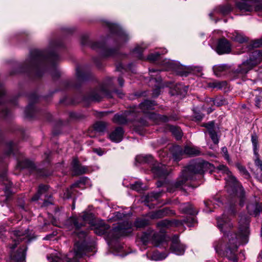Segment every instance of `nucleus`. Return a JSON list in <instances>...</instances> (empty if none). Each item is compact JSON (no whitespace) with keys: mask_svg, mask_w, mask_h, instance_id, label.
<instances>
[{"mask_svg":"<svg viewBox=\"0 0 262 262\" xmlns=\"http://www.w3.org/2000/svg\"><path fill=\"white\" fill-rule=\"evenodd\" d=\"M249 219L247 216H241L239 221V234L228 233L227 236L228 243L225 249V256L231 262H237L235 252L240 244H245L248 242L247 238L249 234Z\"/></svg>","mask_w":262,"mask_h":262,"instance_id":"obj_1","label":"nucleus"},{"mask_svg":"<svg viewBox=\"0 0 262 262\" xmlns=\"http://www.w3.org/2000/svg\"><path fill=\"white\" fill-rule=\"evenodd\" d=\"M213 168V165L203 160H199L191 163L182 171L178 181L171 187L167 188V191L173 192L175 189L181 187L187 180L192 179L193 174H202L208 170L212 171Z\"/></svg>","mask_w":262,"mask_h":262,"instance_id":"obj_2","label":"nucleus"},{"mask_svg":"<svg viewBox=\"0 0 262 262\" xmlns=\"http://www.w3.org/2000/svg\"><path fill=\"white\" fill-rule=\"evenodd\" d=\"M88 251L85 242H77L74 245L73 252L71 251L67 255L62 254L59 252L52 253L47 256V258L49 262H60L62 260L66 262H78V259Z\"/></svg>","mask_w":262,"mask_h":262,"instance_id":"obj_3","label":"nucleus"},{"mask_svg":"<svg viewBox=\"0 0 262 262\" xmlns=\"http://www.w3.org/2000/svg\"><path fill=\"white\" fill-rule=\"evenodd\" d=\"M94 214L92 213L83 212L81 219L72 217L68 219L65 222L64 226L69 230L75 229L74 232L77 235L79 238H84L86 233L84 231L78 232V230L86 223L93 224Z\"/></svg>","mask_w":262,"mask_h":262,"instance_id":"obj_4","label":"nucleus"},{"mask_svg":"<svg viewBox=\"0 0 262 262\" xmlns=\"http://www.w3.org/2000/svg\"><path fill=\"white\" fill-rule=\"evenodd\" d=\"M219 172H222L223 173H226L227 175L225 178L228 184L232 187L236 192V194L239 199V204L243 206L245 203V191L243 187L241 186L236 178L234 177L229 170L228 168L224 165H220L216 168Z\"/></svg>","mask_w":262,"mask_h":262,"instance_id":"obj_5","label":"nucleus"},{"mask_svg":"<svg viewBox=\"0 0 262 262\" xmlns=\"http://www.w3.org/2000/svg\"><path fill=\"white\" fill-rule=\"evenodd\" d=\"M262 61V51L255 50L250 55L249 58L244 61L238 67V72L246 74Z\"/></svg>","mask_w":262,"mask_h":262,"instance_id":"obj_6","label":"nucleus"},{"mask_svg":"<svg viewBox=\"0 0 262 262\" xmlns=\"http://www.w3.org/2000/svg\"><path fill=\"white\" fill-rule=\"evenodd\" d=\"M113 88V79L109 78L99 89L92 93L91 98L94 101H100L103 96L112 98L113 92L111 90Z\"/></svg>","mask_w":262,"mask_h":262,"instance_id":"obj_7","label":"nucleus"},{"mask_svg":"<svg viewBox=\"0 0 262 262\" xmlns=\"http://www.w3.org/2000/svg\"><path fill=\"white\" fill-rule=\"evenodd\" d=\"M94 230L97 234H105L108 246L110 247L113 246L115 238V230L113 228L111 229L108 225L102 222L100 225L95 227Z\"/></svg>","mask_w":262,"mask_h":262,"instance_id":"obj_8","label":"nucleus"},{"mask_svg":"<svg viewBox=\"0 0 262 262\" xmlns=\"http://www.w3.org/2000/svg\"><path fill=\"white\" fill-rule=\"evenodd\" d=\"M175 224L177 226L183 223L186 224L189 227H192L195 225L197 223V221L194 217H188L183 221H176L172 222L167 220H164L160 221L157 223V227L160 229L161 231L163 230V228H168L172 225L173 224Z\"/></svg>","mask_w":262,"mask_h":262,"instance_id":"obj_9","label":"nucleus"},{"mask_svg":"<svg viewBox=\"0 0 262 262\" xmlns=\"http://www.w3.org/2000/svg\"><path fill=\"white\" fill-rule=\"evenodd\" d=\"M130 39L129 34L119 24H116V45L121 46Z\"/></svg>","mask_w":262,"mask_h":262,"instance_id":"obj_10","label":"nucleus"},{"mask_svg":"<svg viewBox=\"0 0 262 262\" xmlns=\"http://www.w3.org/2000/svg\"><path fill=\"white\" fill-rule=\"evenodd\" d=\"M141 240L144 244L151 241L156 246H158L160 243L164 240V237L162 235H159L155 232L151 231L149 233H144L141 237Z\"/></svg>","mask_w":262,"mask_h":262,"instance_id":"obj_11","label":"nucleus"},{"mask_svg":"<svg viewBox=\"0 0 262 262\" xmlns=\"http://www.w3.org/2000/svg\"><path fill=\"white\" fill-rule=\"evenodd\" d=\"M215 51L219 55L229 54L231 51V45L225 37L221 38L217 41Z\"/></svg>","mask_w":262,"mask_h":262,"instance_id":"obj_12","label":"nucleus"},{"mask_svg":"<svg viewBox=\"0 0 262 262\" xmlns=\"http://www.w3.org/2000/svg\"><path fill=\"white\" fill-rule=\"evenodd\" d=\"M118 224L116 227V237L118 235H127L133 230L132 224L128 222H119Z\"/></svg>","mask_w":262,"mask_h":262,"instance_id":"obj_13","label":"nucleus"},{"mask_svg":"<svg viewBox=\"0 0 262 262\" xmlns=\"http://www.w3.org/2000/svg\"><path fill=\"white\" fill-rule=\"evenodd\" d=\"M217 226L222 232L225 234L229 232V230L233 227L232 224L229 219L223 214L222 217L216 218Z\"/></svg>","mask_w":262,"mask_h":262,"instance_id":"obj_14","label":"nucleus"},{"mask_svg":"<svg viewBox=\"0 0 262 262\" xmlns=\"http://www.w3.org/2000/svg\"><path fill=\"white\" fill-rule=\"evenodd\" d=\"M170 169L167 167L162 164H158L155 165L152 168V172L157 178H164L167 176L170 171Z\"/></svg>","mask_w":262,"mask_h":262,"instance_id":"obj_15","label":"nucleus"},{"mask_svg":"<svg viewBox=\"0 0 262 262\" xmlns=\"http://www.w3.org/2000/svg\"><path fill=\"white\" fill-rule=\"evenodd\" d=\"M45 58L43 55L37 52H34V55L30 56L27 60V64L29 67H37L44 61Z\"/></svg>","mask_w":262,"mask_h":262,"instance_id":"obj_16","label":"nucleus"},{"mask_svg":"<svg viewBox=\"0 0 262 262\" xmlns=\"http://www.w3.org/2000/svg\"><path fill=\"white\" fill-rule=\"evenodd\" d=\"M247 208L250 215L256 216L261 211L262 206L259 203L258 200L256 198H254L253 200L251 201L248 203Z\"/></svg>","mask_w":262,"mask_h":262,"instance_id":"obj_17","label":"nucleus"},{"mask_svg":"<svg viewBox=\"0 0 262 262\" xmlns=\"http://www.w3.org/2000/svg\"><path fill=\"white\" fill-rule=\"evenodd\" d=\"M204 126L207 128V132H208L213 142L215 144H217L219 142V138L214 129V122L211 121L206 123L204 125Z\"/></svg>","mask_w":262,"mask_h":262,"instance_id":"obj_18","label":"nucleus"},{"mask_svg":"<svg viewBox=\"0 0 262 262\" xmlns=\"http://www.w3.org/2000/svg\"><path fill=\"white\" fill-rule=\"evenodd\" d=\"M174 214V212L173 210H170L167 208H165L157 211L151 212L149 215V217L151 219H158L162 218L165 216Z\"/></svg>","mask_w":262,"mask_h":262,"instance_id":"obj_19","label":"nucleus"},{"mask_svg":"<svg viewBox=\"0 0 262 262\" xmlns=\"http://www.w3.org/2000/svg\"><path fill=\"white\" fill-rule=\"evenodd\" d=\"M170 250L172 252L174 253L176 255H181L184 254L185 252V247L182 244L173 241L170 247Z\"/></svg>","mask_w":262,"mask_h":262,"instance_id":"obj_20","label":"nucleus"},{"mask_svg":"<svg viewBox=\"0 0 262 262\" xmlns=\"http://www.w3.org/2000/svg\"><path fill=\"white\" fill-rule=\"evenodd\" d=\"M236 3V6L241 11L252 12L254 10L253 6L250 4L249 0H241Z\"/></svg>","mask_w":262,"mask_h":262,"instance_id":"obj_21","label":"nucleus"},{"mask_svg":"<svg viewBox=\"0 0 262 262\" xmlns=\"http://www.w3.org/2000/svg\"><path fill=\"white\" fill-rule=\"evenodd\" d=\"M179 208L181 212L190 215H196L198 213V211L195 210L189 203L180 204Z\"/></svg>","mask_w":262,"mask_h":262,"instance_id":"obj_22","label":"nucleus"},{"mask_svg":"<svg viewBox=\"0 0 262 262\" xmlns=\"http://www.w3.org/2000/svg\"><path fill=\"white\" fill-rule=\"evenodd\" d=\"M173 158L176 161L180 160L185 155L184 149L179 145L174 146L171 149Z\"/></svg>","mask_w":262,"mask_h":262,"instance_id":"obj_23","label":"nucleus"},{"mask_svg":"<svg viewBox=\"0 0 262 262\" xmlns=\"http://www.w3.org/2000/svg\"><path fill=\"white\" fill-rule=\"evenodd\" d=\"M72 165L73 170L76 174L84 173L87 170V168L85 167L81 166L79 164V162L76 158L73 159Z\"/></svg>","mask_w":262,"mask_h":262,"instance_id":"obj_24","label":"nucleus"},{"mask_svg":"<svg viewBox=\"0 0 262 262\" xmlns=\"http://www.w3.org/2000/svg\"><path fill=\"white\" fill-rule=\"evenodd\" d=\"M13 234L16 237V238H14L13 239L15 244L12 247H10V248L12 249H14L16 247L17 243H18L19 241H21L22 239H24V237L21 238V236H27L28 231L27 230H25V231L16 230L13 232Z\"/></svg>","mask_w":262,"mask_h":262,"instance_id":"obj_25","label":"nucleus"},{"mask_svg":"<svg viewBox=\"0 0 262 262\" xmlns=\"http://www.w3.org/2000/svg\"><path fill=\"white\" fill-rule=\"evenodd\" d=\"M184 152L185 155L189 157L197 156L201 155V151L197 147L186 146L184 148Z\"/></svg>","mask_w":262,"mask_h":262,"instance_id":"obj_26","label":"nucleus"},{"mask_svg":"<svg viewBox=\"0 0 262 262\" xmlns=\"http://www.w3.org/2000/svg\"><path fill=\"white\" fill-rule=\"evenodd\" d=\"M156 103L154 101L145 100L139 105L140 108L143 113H146L149 110L154 109Z\"/></svg>","mask_w":262,"mask_h":262,"instance_id":"obj_27","label":"nucleus"},{"mask_svg":"<svg viewBox=\"0 0 262 262\" xmlns=\"http://www.w3.org/2000/svg\"><path fill=\"white\" fill-rule=\"evenodd\" d=\"M26 248L20 249L19 251L15 254L13 259L15 262H25Z\"/></svg>","mask_w":262,"mask_h":262,"instance_id":"obj_28","label":"nucleus"},{"mask_svg":"<svg viewBox=\"0 0 262 262\" xmlns=\"http://www.w3.org/2000/svg\"><path fill=\"white\" fill-rule=\"evenodd\" d=\"M147 48V46L144 44H142L141 45L137 46L133 51L134 53L136 55V56L140 59H143V57L142 56V52L144 50Z\"/></svg>","mask_w":262,"mask_h":262,"instance_id":"obj_29","label":"nucleus"},{"mask_svg":"<svg viewBox=\"0 0 262 262\" xmlns=\"http://www.w3.org/2000/svg\"><path fill=\"white\" fill-rule=\"evenodd\" d=\"M48 186L46 185H40L37 193L32 197V201H36L38 200L40 195L46 192L48 190Z\"/></svg>","mask_w":262,"mask_h":262,"instance_id":"obj_30","label":"nucleus"},{"mask_svg":"<svg viewBox=\"0 0 262 262\" xmlns=\"http://www.w3.org/2000/svg\"><path fill=\"white\" fill-rule=\"evenodd\" d=\"M168 254L165 253H161L159 251H155L153 252L151 256V259L153 260H161L165 259Z\"/></svg>","mask_w":262,"mask_h":262,"instance_id":"obj_31","label":"nucleus"},{"mask_svg":"<svg viewBox=\"0 0 262 262\" xmlns=\"http://www.w3.org/2000/svg\"><path fill=\"white\" fill-rule=\"evenodd\" d=\"M232 39L239 43H244L247 41V38L243 34L238 33L237 32H235L232 37Z\"/></svg>","mask_w":262,"mask_h":262,"instance_id":"obj_32","label":"nucleus"},{"mask_svg":"<svg viewBox=\"0 0 262 262\" xmlns=\"http://www.w3.org/2000/svg\"><path fill=\"white\" fill-rule=\"evenodd\" d=\"M170 131L171 132L172 135L174 136L177 140L181 139L182 133L181 129L175 126H169Z\"/></svg>","mask_w":262,"mask_h":262,"instance_id":"obj_33","label":"nucleus"},{"mask_svg":"<svg viewBox=\"0 0 262 262\" xmlns=\"http://www.w3.org/2000/svg\"><path fill=\"white\" fill-rule=\"evenodd\" d=\"M106 127V123L103 122H98L94 125V129L99 133L103 132Z\"/></svg>","mask_w":262,"mask_h":262,"instance_id":"obj_34","label":"nucleus"},{"mask_svg":"<svg viewBox=\"0 0 262 262\" xmlns=\"http://www.w3.org/2000/svg\"><path fill=\"white\" fill-rule=\"evenodd\" d=\"M148 224V221L145 219H138L135 222V227L137 228L144 227Z\"/></svg>","mask_w":262,"mask_h":262,"instance_id":"obj_35","label":"nucleus"},{"mask_svg":"<svg viewBox=\"0 0 262 262\" xmlns=\"http://www.w3.org/2000/svg\"><path fill=\"white\" fill-rule=\"evenodd\" d=\"M116 143L120 142L123 138L124 130L121 127H116Z\"/></svg>","mask_w":262,"mask_h":262,"instance_id":"obj_36","label":"nucleus"},{"mask_svg":"<svg viewBox=\"0 0 262 262\" xmlns=\"http://www.w3.org/2000/svg\"><path fill=\"white\" fill-rule=\"evenodd\" d=\"M214 100L210 98H207L206 99V103L208 105V107L205 106L204 108L207 109L208 113H210L213 111L212 107L214 105Z\"/></svg>","mask_w":262,"mask_h":262,"instance_id":"obj_37","label":"nucleus"},{"mask_svg":"<svg viewBox=\"0 0 262 262\" xmlns=\"http://www.w3.org/2000/svg\"><path fill=\"white\" fill-rule=\"evenodd\" d=\"M227 69V66L225 64H221L215 66L213 67V71L216 76H219L220 73L225 71Z\"/></svg>","mask_w":262,"mask_h":262,"instance_id":"obj_38","label":"nucleus"},{"mask_svg":"<svg viewBox=\"0 0 262 262\" xmlns=\"http://www.w3.org/2000/svg\"><path fill=\"white\" fill-rule=\"evenodd\" d=\"M149 118L158 120L159 119L161 121L165 122L168 121L169 119L166 116H160L156 114H151L149 116Z\"/></svg>","mask_w":262,"mask_h":262,"instance_id":"obj_39","label":"nucleus"},{"mask_svg":"<svg viewBox=\"0 0 262 262\" xmlns=\"http://www.w3.org/2000/svg\"><path fill=\"white\" fill-rule=\"evenodd\" d=\"M81 183V182H76V183L73 184L71 186L70 188H68L64 193V198H67V199H69V198H70L71 196V194L72 193V192L71 191L72 188L73 187H78L79 186V185H80Z\"/></svg>","mask_w":262,"mask_h":262,"instance_id":"obj_40","label":"nucleus"},{"mask_svg":"<svg viewBox=\"0 0 262 262\" xmlns=\"http://www.w3.org/2000/svg\"><path fill=\"white\" fill-rule=\"evenodd\" d=\"M143 184L140 182H136L134 184L131 185L130 188L133 190H135L137 191H140L143 190L142 186Z\"/></svg>","mask_w":262,"mask_h":262,"instance_id":"obj_41","label":"nucleus"},{"mask_svg":"<svg viewBox=\"0 0 262 262\" xmlns=\"http://www.w3.org/2000/svg\"><path fill=\"white\" fill-rule=\"evenodd\" d=\"M236 166L241 173L245 175L246 178H248L249 177V172L244 166H242L240 164H237Z\"/></svg>","mask_w":262,"mask_h":262,"instance_id":"obj_42","label":"nucleus"},{"mask_svg":"<svg viewBox=\"0 0 262 262\" xmlns=\"http://www.w3.org/2000/svg\"><path fill=\"white\" fill-rule=\"evenodd\" d=\"M160 55L158 52L151 53L148 55L147 59L150 62H154L159 58Z\"/></svg>","mask_w":262,"mask_h":262,"instance_id":"obj_43","label":"nucleus"},{"mask_svg":"<svg viewBox=\"0 0 262 262\" xmlns=\"http://www.w3.org/2000/svg\"><path fill=\"white\" fill-rule=\"evenodd\" d=\"M127 122V119L124 116L116 115V123L118 122L120 124H124Z\"/></svg>","mask_w":262,"mask_h":262,"instance_id":"obj_44","label":"nucleus"},{"mask_svg":"<svg viewBox=\"0 0 262 262\" xmlns=\"http://www.w3.org/2000/svg\"><path fill=\"white\" fill-rule=\"evenodd\" d=\"M251 141L253 146L254 151H255L257 150V147L258 145L257 137L255 134L252 135Z\"/></svg>","mask_w":262,"mask_h":262,"instance_id":"obj_45","label":"nucleus"},{"mask_svg":"<svg viewBox=\"0 0 262 262\" xmlns=\"http://www.w3.org/2000/svg\"><path fill=\"white\" fill-rule=\"evenodd\" d=\"M138 158L140 162H149L152 161L153 158L151 155H146L139 157Z\"/></svg>","mask_w":262,"mask_h":262,"instance_id":"obj_46","label":"nucleus"},{"mask_svg":"<svg viewBox=\"0 0 262 262\" xmlns=\"http://www.w3.org/2000/svg\"><path fill=\"white\" fill-rule=\"evenodd\" d=\"M226 103V101L223 98H219L214 100V105L220 106Z\"/></svg>","mask_w":262,"mask_h":262,"instance_id":"obj_47","label":"nucleus"},{"mask_svg":"<svg viewBox=\"0 0 262 262\" xmlns=\"http://www.w3.org/2000/svg\"><path fill=\"white\" fill-rule=\"evenodd\" d=\"M21 168H26V167H32L33 166V163L32 162L28 160H25L21 163H20Z\"/></svg>","mask_w":262,"mask_h":262,"instance_id":"obj_48","label":"nucleus"},{"mask_svg":"<svg viewBox=\"0 0 262 262\" xmlns=\"http://www.w3.org/2000/svg\"><path fill=\"white\" fill-rule=\"evenodd\" d=\"M252 46L253 48H260L262 47V37L254 40L252 42Z\"/></svg>","mask_w":262,"mask_h":262,"instance_id":"obj_49","label":"nucleus"},{"mask_svg":"<svg viewBox=\"0 0 262 262\" xmlns=\"http://www.w3.org/2000/svg\"><path fill=\"white\" fill-rule=\"evenodd\" d=\"M114 54V50L113 49H105L103 52V55L104 56L107 57L113 55Z\"/></svg>","mask_w":262,"mask_h":262,"instance_id":"obj_50","label":"nucleus"},{"mask_svg":"<svg viewBox=\"0 0 262 262\" xmlns=\"http://www.w3.org/2000/svg\"><path fill=\"white\" fill-rule=\"evenodd\" d=\"M222 152L223 155V156L224 157L225 159L228 161V162L230 161V157L228 154L227 148L226 147H223L222 148Z\"/></svg>","mask_w":262,"mask_h":262,"instance_id":"obj_51","label":"nucleus"},{"mask_svg":"<svg viewBox=\"0 0 262 262\" xmlns=\"http://www.w3.org/2000/svg\"><path fill=\"white\" fill-rule=\"evenodd\" d=\"M93 152L97 154L98 156H102L104 153L105 151L100 148H95L93 149Z\"/></svg>","mask_w":262,"mask_h":262,"instance_id":"obj_52","label":"nucleus"},{"mask_svg":"<svg viewBox=\"0 0 262 262\" xmlns=\"http://www.w3.org/2000/svg\"><path fill=\"white\" fill-rule=\"evenodd\" d=\"M255 164L260 171H262V161L259 159H257L255 161Z\"/></svg>","mask_w":262,"mask_h":262,"instance_id":"obj_53","label":"nucleus"},{"mask_svg":"<svg viewBox=\"0 0 262 262\" xmlns=\"http://www.w3.org/2000/svg\"><path fill=\"white\" fill-rule=\"evenodd\" d=\"M262 101V97L261 96H257L255 98V105L257 107H260V103Z\"/></svg>","mask_w":262,"mask_h":262,"instance_id":"obj_54","label":"nucleus"},{"mask_svg":"<svg viewBox=\"0 0 262 262\" xmlns=\"http://www.w3.org/2000/svg\"><path fill=\"white\" fill-rule=\"evenodd\" d=\"M227 83L226 81L217 82V88L221 89L226 85Z\"/></svg>","mask_w":262,"mask_h":262,"instance_id":"obj_55","label":"nucleus"},{"mask_svg":"<svg viewBox=\"0 0 262 262\" xmlns=\"http://www.w3.org/2000/svg\"><path fill=\"white\" fill-rule=\"evenodd\" d=\"M117 95L119 98H122L124 96V93L121 90H116V95Z\"/></svg>","mask_w":262,"mask_h":262,"instance_id":"obj_56","label":"nucleus"},{"mask_svg":"<svg viewBox=\"0 0 262 262\" xmlns=\"http://www.w3.org/2000/svg\"><path fill=\"white\" fill-rule=\"evenodd\" d=\"M108 138L112 142H115V132H113L110 134Z\"/></svg>","mask_w":262,"mask_h":262,"instance_id":"obj_57","label":"nucleus"},{"mask_svg":"<svg viewBox=\"0 0 262 262\" xmlns=\"http://www.w3.org/2000/svg\"><path fill=\"white\" fill-rule=\"evenodd\" d=\"M1 181L3 182V184H4V185L6 184V183L4 182L5 181L7 182V178H6V176L5 174L0 176V182Z\"/></svg>","mask_w":262,"mask_h":262,"instance_id":"obj_58","label":"nucleus"},{"mask_svg":"<svg viewBox=\"0 0 262 262\" xmlns=\"http://www.w3.org/2000/svg\"><path fill=\"white\" fill-rule=\"evenodd\" d=\"M230 11V8L229 7H226L221 10L223 14H227Z\"/></svg>","mask_w":262,"mask_h":262,"instance_id":"obj_59","label":"nucleus"},{"mask_svg":"<svg viewBox=\"0 0 262 262\" xmlns=\"http://www.w3.org/2000/svg\"><path fill=\"white\" fill-rule=\"evenodd\" d=\"M93 49L100 48L101 47V44L100 42H95L92 46Z\"/></svg>","mask_w":262,"mask_h":262,"instance_id":"obj_60","label":"nucleus"},{"mask_svg":"<svg viewBox=\"0 0 262 262\" xmlns=\"http://www.w3.org/2000/svg\"><path fill=\"white\" fill-rule=\"evenodd\" d=\"M178 73H179V75H180L181 76H187V75H188V72H186V71H178Z\"/></svg>","mask_w":262,"mask_h":262,"instance_id":"obj_61","label":"nucleus"},{"mask_svg":"<svg viewBox=\"0 0 262 262\" xmlns=\"http://www.w3.org/2000/svg\"><path fill=\"white\" fill-rule=\"evenodd\" d=\"M118 83H119L120 86L121 87H122L123 85V84H124V80H123V79L122 78H121V77H119L118 78Z\"/></svg>","mask_w":262,"mask_h":262,"instance_id":"obj_62","label":"nucleus"},{"mask_svg":"<svg viewBox=\"0 0 262 262\" xmlns=\"http://www.w3.org/2000/svg\"><path fill=\"white\" fill-rule=\"evenodd\" d=\"M209 85L212 88H217V82L210 83Z\"/></svg>","mask_w":262,"mask_h":262,"instance_id":"obj_63","label":"nucleus"},{"mask_svg":"<svg viewBox=\"0 0 262 262\" xmlns=\"http://www.w3.org/2000/svg\"><path fill=\"white\" fill-rule=\"evenodd\" d=\"M4 90L2 88H0V98L2 97L3 95L4 94Z\"/></svg>","mask_w":262,"mask_h":262,"instance_id":"obj_64","label":"nucleus"}]
</instances>
